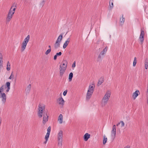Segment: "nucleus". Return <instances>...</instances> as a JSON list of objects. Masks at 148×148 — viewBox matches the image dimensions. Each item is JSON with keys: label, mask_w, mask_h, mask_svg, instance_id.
Returning <instances> with one entry per match:
<instances>
[{"label": "nucleus", "mask_w": 148, "mask_h": 148, "mask_svg": "<svg viewBox=\"0 0 148 148\" xmlns=\"http://www.w3.org/2000/svg\"><path fill=\"white\" fill-rule=\"evenodd\" d=\"M67 91L66 90H65L63 92V95L64 96H65L67 94Z\"/></svg>", "instance_id": "37"}, {"label": "nucleus", "mask_w": 148, "mask_h": 148, "mask_svg": "<svg viewBox=\"0 0 148 148\" xmlns=\"http://www.w3.org/2000/svg\"><path fill=\"white\" fill-rule=\"evenodd\" d=\"M124 148H130V147L129 146H125V147H124Z\"/></svg>", "instance_id": "45"}, {"label": "nucleus", "mask_w": 148, "mask_h": 148, "mask_svg": "<svg viewBox=\"0 0 148 148\" xmlns=\"http://www.w3.org/2000/svg\"><path fill=\"white\" fill-rule=\"evenodd\" d=\"M31 85L30 84L27 87V88L25 90L28 93H29L30 92L31 89Z\"/></svg>", "instance_id": "25"}, {"label": "nucleus", "mask_w": 148, "mask_h": 148, "mask_svg": "<svg viewBox=\"0 0 148 148\" xmlns=\"http://www.w3.org/2000/svg\"><path fill=\"white\" fill-rule=\"evenodd\" d=\"M125 20V18L123 17V15H122L121 17L120 18V23L121 25H122Z\"/></svg>", "instance_id": "20"}, {"label": "nucleus", "mask_w": 148, "mask_h": 148, "mask_svg": "<svg viewBox=\"0 0 148 148\" xmlns=\"http://www.w3.org/2000/svg\"><path fill=\"white\" fill-rule=\"evenodd\" d=\"M71 38H68L65 41L63 45V48H65L68 45L70 42Z\"/></svg>", "instance_id": "14"}, {"label": "nucleus", "mask_w": 148, "mask_h": 148, "mask_svg": "<svg viewBox=\"0 0 148 148\" xmlns=\"http://www.w3.org/2000/svg\"><path fill=\"white\" fill-rule=\"evenodd\" d=\"M107 140V139L106 137L105 136H103V145H105L106 143Z\"/></svg>", "instance_id": "28"}, {"label": "nucleus", "mask_w": 148, "mask_h": 148, "mask_svg": "<svg viewBox=\"0 0 148 148\" xmlns=\"http://www.w3.org/2000/svg\"><path fill=\"white\" fill-rule=\"evenodd\" d=\"M63 36L62 34L60 35L58 37V39L56 40L57 41L59 42H61L62 39V38Z\"/></svg>", "instance_id": "24"}, {"label": "nucleus", "mask_w": 148, "mask_h": 148, "mask_svg": "<svg viewBox=\"0 0 148 148\" xmlns=\"http://www.w3.org/2000/svg\"><path fill=\"white\" fill-rule=\"evenodd\" d=\"M2 91H1V90L0 89V94H1V93H2L1 92Z\"/></svg>", "instance_id": "49"}, {"label": "nucleus", "mask_w": 148, "mask_h": 148, "mask_svg": "<svg viewBox=\"0 0 148 148\" xmlns=\"http://www.w3.org/2000/svg\"><path fill=\"white\" fill-rule=\"evenodd\" d=\"M3 64H0V72L1 71L2 68L3 67Z\"/></svg>", "instance_id": "39"}, {"label": "nucleus", "mask_w": 148, "mask_h": 148, "mask_svg": "<svg viewBox=\"0 0 148 148\" xmlns=\"http://www.w3.org/2000/svg\"><path fill=\"white\" fill-rule=\"evenodd\" d=\"M65 62L66 63L65 61H63L62 62V65H60V76L62 77L67 67V64H66Z\"/></svg>", "instance_id": "3"}, {"label": "nucleus", "mask_w": 148, "mask_h": 148, "mask_svg": "<svg viewBox=\"0 0 148 148\" xmlns=\"http://www.w3.org/2000/svg\"><path fill=\"white\" fill-rule=\"evenodd\" d=\"M1 101L3 104H5L6 102L7 96L4 93H1Z\"/></svg>", "instance_id": "11"}, {"label": "nucleus", "mask_w": 148, "mask_h": 148, "mask_svg": "<svg viewBox=\"0 0 148 148\" xmlns=\"http://www.w3.org/2000/svg\"><path fill=\"white\" fill-rule=\"evenodd\" d=\"M107 51V47H106L103 49L100 52V54L98 56V59L101 60L104 56L105 54L106 53Z\"/></svg>", "instance_id": "7"}, {"label": "nucleus", "mask_w": 148, "mask_h": 148, "mask_svg": "<svg viewBox=\"0 0 148 148\" xmlns=\"http://www.w3.org/2000/svg\"><path fill=\"white\" fill-rule=\"evenodd\" d=\"M60 43L59 42L56 41L54 45V48L55 49H57L60 47Z\"/></svg>", "instance_id": "23"}, {"label": "nucleus", "mask_w": 148, "mask_h": 148, "mask_svg": "<svg viewBox=\"0 0 148 148\" xmlns=\"http://www.w3.org/2000/svg\"><path fill=\"white\" fill-rule=\"evenodd\" d=\"M45 2V0H43L42 2L41 3V4L42 5H43L44 4V3Z\"/></svg>", "instance_id": "40"}, {"label": "nucleus", "mask_w": 148, "mask_h": 148, "mask_svg": "<svg viewBox=\"0 0 148 148\" xmlns=\"http://www.w3.org/2000/svg\"><path fill=\"white\" fill-rule=\"evenodd\" d=\"M0 89L3 92V86H2L0 88Z\"/></svg>", "instance_id": "41"}, {"label": "nucleus", "mask_w": 148, "mask_h": 148, "mask_svg": "<svg viewBox=\"0 0 148 148\" xmlns=\"http://www.w3.org/2000/svg\"><path fill=\"white\" fill-rule=\"evenodd\" d=\"M3 56L2 53H0V64H3Z\"/></svg>", "instance_id": "26"}, {"label": "nucleus", "mask_w": 148, "mask_h": 148, "mask_svg": "<svg viewBox=\"0 0 148 148\" xmlns=\"http://www.w3.org/2000/svg\"><path fill=\"white\" fill-rule=\"evenodd\" d=\"M50 134H49L48 133H47L46 134V135L45 137V140H48L49 138V136Z\"/></svg>", "instance_id": "30"}, {"label": "nucleus", "mask_w": 148, "mask_h": 148, "mask_svg": "<svg viewBox=\"0 0 148 148\" xmlns=\"http://www.w3.org/2000/svg\"><path fill=\"white\" fill-rule=\"evenodd\" d=\"M63 132L62 130L60 131L58 135V145L62 147V142L63 138Z\"/></svg>", "instance_id": "6"}, {"label": "nucleus", "mask_w": 148, "mask_h": 148, "mask_svg": "<svg viewBox=\"0 0 148 148\" xmlns=\"http://www.w3.org/2000/svg\"><path fill=\"white\" fill-rule=\"evenodd\" d=\"M144 32L141 29V33L139 39L142 43H143L144 41Z\"/></svg>", "instance_id": "12"}, {"label": "nucleus", "mask_w": 148, "mask_h": 148, "mask_svg": "<svg viewBox=\"0 0 148 148\" xmlns=\"http://www.w3.org/2000/svg\"><path fill=\"white\" fill-rule=\"evenodd\" d=\"M58 104L60 105V107H63L64 103V101L62 97L59 98L57 100Z\"/></svg>", "instance_id": "9"}, {"label": "nucleus", "mask_w": 148, "mask_h": 148, "mask_svg": "<svg viewBox=\"0 0 148 148\" xmlns=\"http://www.w3.org/2000/svg\"><path fill=\"white\" fill-rule=\"evenodd\" d=\"M75 62L74 61L73 62V63L72 65V67L74 68V67H75Z\"/></svg>", "instance_id": "38"}, {"label": "nucleus", "mask_w": 148, "mask_h": 148, "mask_svg": "<svg viewBox=\"0 0 148 148\" xmlns=\"http://www.w3.org/2000/svg\"><path fill=\"white\" fill-rule=\"evenodd\" d=\"M16 9V7L14 8V6H12L11 7L9 11L6 18V21L7 22H9L12 18L13 15L15 12Z\"/></svg>", "instance_id": "2"}, {"label": "nucleus", "mask_w": 148, "mask_h": 148, "mask_svg": "<svg viewBox=\"0 0 148 148\" xmlns=\"http://www.w3.org/2000/svg\"><path fill=\"white\" fill-rule=\"evenodd\" d=\"M147 104H148V99L147 100Z\"/></svg>", "instance_id": "50"}, {"label": "nucleus", "mask_w": 148, "mask_h": 148, "mask_svg": "<svg viewBox=\"0 0 148 148\" xmlns=\"http://www.w3.org/2000/svg\"><path fill=\"white\" fill-rule=\"evenodd\" d=\"M57 56L56 55L54 56V60H55L56 59Z\"/></svg>", "instance_id": "42"}, {"label": "nucleus", "mask_w": 148, "mask_h": 148, "mask_svg": "<svg viewBox=\"0 0 148 148\" xmlns=\"http://www.w3.org/2000/svg\"><path fill=\"white\" fill-rule=\"evenodd\" d=\"M120 123H121V127H123L124 126V123L123 121H121L120 122Z\"/></svg>", "instance_id": "35"}, {"label": "nucleus", "mask_w": 148, "mask_h": 148, "mask_svg": "<svg viewBox=\"0 0 148 148\" xmlns=\"http://www.w3.org/2000/svg\"><path fill=\"white\" fill-rule=\"evenodd\" d=\"M104 81V78L103 77H101L97 83V86H99Z\"/></svg>", "instance_id": "18"}, {"label": "nucleus", "mask_w": 148, "mask_h": 148, "mask_svg": "<svg viewBox=\"0 0 148 148\" xmlns=\"http://www.w3.org/2000/svg\"><path fill=\"white\" fill-rule=\"evenodd\" d=\"M116 134V126L115 125H114L113 126L112 130L111 131V136L114 138L115 137Z\"/></svg>", "instance_id": "10"}, {"label": "nucleus", "mask_w": 148, "mask_h": 148, "mask_svg": "<svg viewBox=\"0 0 148 148\" xmlns=\"http://www.w3.org/2000/svg\"><path fill=\"white\" fill-rule=\"evenodd\" d=\"M148 67V63L147 62H145V69H147Z\"/></svg>", "instance_id": "34"}, {"label": "nucleus", "mask_w": 148, "mask_h": 148, "mask_svg": "<svg viewBox=\"0 0 148 148\" xmlns=\"http://www.w3.org/2000/svg\"><path fill=\"white\" fill-rule=\"evenodd\" d=\"M9 65V66H10V63L9 62V61H8L7 62V66H8Z\"/></svg>", "instance_id": "44"}, {"label": "nucleus", "mask_w": 148, "mask_h": 148, "mask_svg": "<svg viewBox=\"0 0 148 148\" xmlns=\"http://www.w3.org/2000/svg\"><path fill=\"white\" fill-rule=\"evenodd\" d=\"M1 94H0V98L1 97Z\"/></svg>", "instance_id": "51"}, {"label": "nucleus", "mask_w": 148, "mask_h": 148, "mask_svg": "<svg viewBox=\"0 0 148 148\" xmlns=\"http://www.w3.org/2000/svg\"><path fill=\"white\" fill-rule=\"evenodd\" d=\"M30 39V36L29 35L25 38L23 42L22 43L21 47V51L23 52L25 49L27 44L29 41Z\"/></svg>", "instance_id": "5"}, {"label": "nucleus", "mask_w": 148, "mask_h": 148, "mask_svg": "<svg viewBox=\"0 0 148 148\" xmlns=\"http://www.w3.org/2000/svg\"><path fill=\"white\" fill-rule=\"evenodd\" d=\"M49 116L47 114V112H44L42 123L44 125H45L46 122L48 121Z\"/></svg>", "instance_id": "8"}, {"label": "nucleus", "mask_w": 148, "mask_h": 148, "mask_svg": "<svg viewBox=\"0 0 148 148\" xmlns=\"http://www.w3.org/2000/svg\"><path fill=\"white\" fill-rule=\"evenodd\" d=\"M140 93L139 91L138 90H136L134 92L133 94L132 97L133 98V99L134 100L135 99L136 97L138 96L139 94Z\"/></svg>", "instance_id": "15"}, {"label": "nucleus", "mask_w": 148, "mask_h": 148, "mask_svg": "<svg viewBox=\"0 0 148 148\" xmlns=\"http://www.w3.org/2000/svg\"><path fill=\"white\" fill-rule=\"evenodd\" d=\"M113 2V0H110L109 5V10H112L113 7L114 5Z\"/></svg>", "instance_id": "19"}, {"label": "nucleus", "mask_w": 148, "mask_h": 148, "mask_svg": "<svg viewBox=\"0 0 148 148\" xmlns=\"http://www.w3.org/2000/svg\"><path fill=\"white\" fill-rule=\"evenodd\" d=\"M10 67H8V66H7V70L8 71L10 70Z\"/></svg>", "instance_id": "43"}, {"label": "nucleus", "mask_w": 148, "mask_h": 148, "mask_svg": "<svg viewBox=\"0 0 148 148\" xmlns=\"http://www.w3.org/2000/svg\"><path fill=\"white\" fill-rule=\"evenodd\" d=\"M48 47H49V49H51V47L50 45H49L48 46Z\"/></svg>", "instance_id": "47"}, {"label": "nucleus", "mask_w": 148, "mask_h": 148, "mask_svg": "<svg viewBox=\"0 0 148 148\" xmlns=\"http://www.w3.org/2000/svg\"><path fill=\"white\" fill-rule=\"evenodd\" d=\"M45 109V106L44 105L42 106L39 104L38 105V117L40 118L42 116L43 111H44Z\"/></svg>", "instance_id": "4"}, {"label": "nucleus", "mask_w": 148, "mask_h": 148, "mask_svg": "<svg viewBox=\"0 0 148 148\" xmlns=\"http://www.w3.org/2000/svg\"><path fill=\"white\" fill-rule=\"evenodd\" d=\"M111 95V92L109 90H107L103 98L101 103L102 107L105 106L108 103Z\"/></svg>", "instance_id": "1"}, {"label": "nucleus", "mask_w": 148, "mask_h": 148, "mask_svg": "<svg viewBox=\"0 0 148 148\" xmlns=\"http://www.w3.org/2000/svg\"><path fill=\"white\" fill-rule=\"evenodd\" d=\"M7 89L6 90V92H8L10 89V82H7L6 83Z\"/></svg>", "instance_id": "22"}, {"label": "nucleus", "mask_w": 148, "mask_h": 148, "mask_svg": "<svg viewBox=\"0 0 148 148\" xmlns=\"http://www.w3.org/2000/svg\"><path fill=\"white\" fill-rule=\"evenodd\" d=\"M62 54V53L61 52H60L59 53H56V55L58 56H60Z\"/></svg>", "instance_id": "36"}, {"label": "nucleus", "mask_w": 148, "mask_h": 148, "mask_svg": "<svg viewBox=\"0 0 148 148\" xmlns=\"http://www.w3.org/2000/svg\"><path fill=\"white\" fill-rule=\"evenodd\" d=\"M95 86L90 85L88 89L87 92L93 93Z\"/></svg>", "instance_id": "13"}, {"label": "nucleus", "mask_w": 148, "mask_h": 148, "mask_svg": "<svg viewBox=\"0 0 148 148\" xmlns=\"http://www.w3.org/2000/svg\"><path fill=\"white\" fill-rule=\"evenodd\" d=\"M90 135L88 133H86L84 136V139L85 141H87L90 138Z\"/></svg>", "instance_id": "16"}, {"label": "nucleus", "mask_w": 148, "mask_h": 148, "mask_svg": "<svg viewBox=\"0 0 148 148\" xmlns=\"http://www.w3.org/2000/svg\"><path fill=\"white\" fill-rule=\"evenodd\" d=\"M92 94V93H90V92H87L86 98V99L87 100H89L91 97Z\"/></svg>", "instance_id": "21"}, {"label": "nucleus", "mask_w": 148, "mask_h": 148, "mask_svg": "<svg viewBox=\"0 0 148 148\" xmlns=\"http://www.w3.org/2000/svg\"><path fill=\"white\" fill-rule=\"evenodd\" d=\"M137 63V58L136 57H135L134 58V61H133V66H135Z\"/></svg>", "instance_id": "29"}, {"label": "nucleus", "mask_w": 148, "mask_h": 148, "mask_svg": "<svg viewBox=\"0 0 148 148\" xmlns=\"http://www.w3.org/2000/svg\"><path fill=\"white\" fill-rule=\"evenodd\" d=\"M51 130V127L50 126H49L48 127L47 129V133L49 134H50Z\"/></svg>", "instance_id": "33"}, {"label": "nucleus", "mask_w": 148, "mask_h": 148, "mask_svg": "<svg viewBox=\"0 0 148 148\" xmlns=\"http://www.w3.org/2000/svg\"><path fill=\"white\" fill-rule=\"evenodd\" d=\"M14 75L13 74V72H12L11 73L10 76L9 78V79H13V78H14Z\"/></svg>", "instance_id": "31"}, {"label": "nucleus", "mask_w": 148, "mask_h": 148, "mask_svg": "<svg viewBox=\"0 0 148 148\" xmlns=\"http://www.w3.org/2000/svg\"><path fill=\"white\" fill-rule=\"evenodd\" d=\"M47 141L48 140H45V141L44 142V143L45 144H46L47 143Z\"/></svg>", "instance_id": "46"}, {"label": "nucleus", "mask_w": 148, "mask_h": 148, "mask_svg": "<svg viewBox=\"0 0 148 148\" xmlns=\"http://www.w3.org/2000/svg\"><path fill=\"white\" fill-rule=\"evenodd\" d=\"M63 119V115L61 114H60L58 119V121H59L60 123L62 124V123Z\"/></svg>", "instance_id": "17"}, {"label": "nucleus", "mask_w": 148, "mask_h": 148, "mask_svg": "<svg viewBox=\"0 0 148 148\" xmlns=\"http://www.w3.org/2000/svg\"><path fill=\"white\" fill-rule=\"evenodd\" d=\"M51 49H48L45 52V54L46 55H48L49 53L51 52Z\"/></svg>", "instance_id": "32"}, {"label": "nucleus", "mask_w": 148, "mask_h": 148, "mask_svg": "<svg viewBox=\"0 0 148 148\" xmlns=\"http://www.w3.org/2000/svg\"><path fill=\"white\" fill-rule=\"evenodd\" d=\"M73 74L72 72H71L69 74V81L71 82V81L72 78L73 77Z\"/></svg>", "instance_id": "27"}, {"label": "nucleus", "mask_w": 148, "mask_h": 148, "mask_svg": "<svg viewBox=\"0 0 148 148\" xmlns=\"http://www.w3.org/2000/svg\"><path fill=\"white\" fill-rule=\"evenodd\" d=\"M120 123H118L117 125H116L117 126H118V125H119V124H120Z\"/></svg>", "instance_id": "48"}]
</instances>
